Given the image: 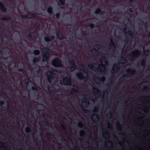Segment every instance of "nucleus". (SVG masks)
I'll use <instances>...</instances> for the list:
<instances>
[{
	"label": "nucleus",
	"mask_w": 150,
	"mask_h": 150,
	"mask_svg": "<svg viewBox=\"0 0 150 150\" xmlns=\"http://www.w3.org/2000/svg\"><path fill=\"white\" fill-rule=\"evenodd\" d=\"M42 50H45L44 52H42V60L43 62H48L49 59L50 50L48 47H45L42 49Z\"/></svg>",
	"instance_id": "1"
},
{
	"label": "nucleus",
	"mask_w": 150,
	"mask_h": 150,
	"mask_svg": "<svg viewBox=\"0 0 150 150\" xmlns=\"http://www.w3.org/2000/svg\"><path fill=\"white\" fill-rule=\"evenodd\" d=\"M52 63V65L54 67L62 68L64 67L61 60L59 58H55L53 60Z\"/></svg>",
	"instance_id": "2"
},
{
	"label": "nucleus",
	"mask_w": 150,
	"mask_h": 150,
	"mask_svg": "<svg viewBox=\"0 0 150 150\" xmlns=\"http://www.w3.org/2000/svg\"><path fill=\"white\" fill-rule=\"evenodd\" d=\"M56 71V70L53 68H51L50 70L48 71V72L50 73L49 75H47V81L48 82L51 83L52 82V80L53 79L54 74V72Z\"/></svg>",
	"instance_id": "3"
},
{
	"label": "nucleus",
	"mask_w": 150,
	"mask_h": 150,
	"mask_svg": "<svg viewBox=\"0 0 150 150\" xmlns=\"http://www.w3.org/2000/svg\"><path fill=\"white\" fill-rule=\"evenodd\" d=\"M62 82L63 83V84L67 86H71L72 81L71 78L67 76H65L63 79L62 81L60 82L61 84H62Z\"/></svg>",
	"instance_id": "4"
},
{
	"label": "nucleus",
	"mask_w": 150,
	"mask_h": 150,
	"mask_svg": "<svg viewBox=\"0 0 150 150\" xmlns=\"http://www.w3.org/2000/svg\"><path fill=\"white\" fill-rule=\"evenodd\" d=\"M62 82L63 83V84L67 86H71L72 81L71 78L67 76H65L63 79L62 81L60 82L61 84H62Z\"/></svg>",
	"instance_id": "5"
},
{
	"label": "nucleus",
	"mask_w": 150,
	"mask_h": 150,
	"mask_svg": "<svg viewBox=\"0 0 150 150\" xmlns=\"http://www.w3.org/2000/svg\"><path fill=\"white\" fill-rule=\"evenodd\" d=\"M69 64L71 65V67L70 68V71L73 72L75 69H77V67L74 59H71L69 61Z\"/></svg>",
	"instance_id": "6"
},
{
	"label": "nucleus",
	"mask_w": 150,
	"mask_h": 150,
	"mask_svg": "<svg viewBox=\"0 0 150 150\" xmlns=\"http://www.w3.org/2000/svg\"><path fill=\"white\" fill-rule=\"evenodd\" d=\"M0 9L4 13L6 12L7 8L2 2H0Z\"/></svg>",
	"instance_id": "7"
},
{
	"label": "nucleus",
	"mask_w": 150,
	"mask_h": 150,
	"mask_svg": "<svg viewBox=\"0 0 150 150\" xmlns=\"http://www.w3.org/2000/svg\"><path fill=\"white\" fill-rule=\"evenodd\" d=\"M110 43L109 45L112 48V49L115 50L116 48V46L115 44L113 41L112 38H111L110 39Z\"/></svg>",
	"instance_id": "8"
},
{
	"label": "nucleus",
	"mask_w": 150,
	"mask_h": 150,
	"mask_svg": "<svg viewBox=\"0 0 150 150\" xmlns=\"http://www.w3.org/2000/svg\"><path fill=\"white\" fill-rule=\"evenodd\" d=\"M126 33L131 36L132 38H133L134 36V32L131 30H129L127 31V32Z\"/></svg>",
	"instance_id": "9"
},
{
	"label": "nucleus",
	"mask_w": 150,
	"mask_h": 150,
	"mask_svg": "<svg viewBox=\"0 0 150 150\" xmlns=\"http://www.w3.org/2000/svg\"><path fill=\"white\" fill-rule=\"evenodd\" d=\"M140 53V52L137 50H135L132 52V54L134 57L139 55Z\"/></svg>",
	"instance_id": "10"
},
{
	"label": "nucleus",
	"mask_w": 150,
	"mask_h": 150,
	"mask_svg": "<svg viewBox=\"0 0 150 150\" xmlns=\"http://www.w3.org/2000/svg\"><path fill=\"white\" fill-rule=\"evenodd\" d=\"M101 68H105L104 65L102 64L99 65V67L98 69H97V70L100 73H101L102 72L104 73V71H103L101 69Z\"/></svg>",
	"instance_id": "11"
},
{
	"label": "nucleus",
	"mask_w": 150,
	"mask_h": 150,
	"mask_svg": "<svg viewBox=\"0 0 150 150\" xmlns=\"http://www.w3.org/2000/svg\"><path fill=\"white\" fill-rule=\"evenodd\" d=\"M125 73H130L131 74H133L135 72V70H132L130 68H129L128 69L125 70Z\"/></svg>",
	"instance_id": "12"
},
{
	"label": "nucleus",
	"mask_w": 150,
	"mask_h": 150,
	"mask_svg": "<svg viewBox=\"0 0 150 150\" xmlns=\"http://www.w3.org/2000/svg\"><path fill=\"white\" fill-rule=\"evenodd\" d=\"M120 66L119 64H117V65H114V69H113V71H118L120 69Z\"/></svg>",
	"instance_id": "13"
},
{
	"label": "nucleus",
	"mask_w": 150,
	"mask_h": 150,
	"mask_svg": "<svg viewBox=\"0 0 150 150\" xmlns=\"http://www.w3.org/2000/svg\"><path fill=\"white\" fill-rule=\"evenodd\" d=\"M57 37L59 39L61 40H63L65 38L63 34H62V35L60 36L58 33H57Z\"/></svg>",
	"instance_id": "14"
},
{
	"label": "nucleus",
	"mask_w": 150,
	"mask_h": 150,
	"mask_svg": "<svg viewBox=\"0 0 150 150\" xmlns=\"http://www.w3.org/2000/svg\"><path fill=\"white\" fill-rule=\"evenodd\" d=\"M93 90H96V91L95 93L97 94V95L98 96H101V91L98 89L93 88Z\"/></svg>",
	"instance_id": "15"
},
{
	"label": "nucleus",
	"mask_w": 150,
	"mask_h": 150,
	"mask_svg": "<svg viewBox=\"0 0 150 150\" xmlns=\"http://www.w3.org/2000/svg\"><path fill=\"white\" fill-rule=\"evenodd\" d=\"M79 89L76 90L74 88H73L71 90L70 93L71 94H73L74 93H78L79 92Z\"/></svg>",
	"instance_id": "16"
},
{
	"label": "nucleus",
	"mask_w": 150,
	"mask_h": 150,
	"mask_svg": "<svg viewBox=\"0 0 150 150\" xmlns=\"http://www.w3.org/2000/svg\"><path fill=\"white\" fill-rule=\"evenodd\" d=\"M28 14L29 16H31L33 17H37L38 15V14L37 13H32L31 12H29L28 13Z\"/></svg>",
	"instance_id": "17"
},
{
	"label": "nucleus",
	"mask_w": 150,
	"mask_h": 150,
	"mask_svg": "<svg viewBox=\"0 0 150 150\" xmlns=\"http://www.w3.org/2000/svg\"><path fill=\"white\" fill-rule=\"evenodd\" d=\"M94 64L96 65V64H89L88 65V67L91 69L93 71H94V69H96L95 67L94 66Z\"/></svg>",
	"instance_id": "18"
},
{
	"label": "nucleus",
	"mask_w": 150,
	"mask_h": 150,
	"mask_svg": "<svg viewBox=\"0 0 150 150\" xmlns=\"http://www.w3.org/2000/svg\"><path fill=\"white\" fill-rule=\"evenodd\" d=\"M95 13L96 14H98L100 13L102 14L103 13V12L100 8H98L95 11Z\"/></svg>",
	"instance_id": "19"
},
{
	"label": "nucleus",
	"mask_w": 150,
	"mask_h": 150,
	"mask_svg": "<svg viewBox=\"0 0 150 150\" xmlns=\"http://www.w3.org/2000/svg\"><path fill=\"white\" fill-rule=\"evenodd\" d=\"M47 11L49 14H51L53 13V8L52 7H50L48 8Z\"/></svg>",
	"instance_id": "20"
},
{
	"label": "nucleus",
	"mask_w": 150,
	"mask_h": 150,
	"mask_svg": "<svg viewBox=\"0 0 150 150\" xmlns=\"http://www.w3.org/2000/svg\"><path fill=\"white\" fill-rule=\"evenodd\" d=\"M27 36L32 40H33V39H35L36 38L34 35H32L31 33L28 34L27 35Z\"/></svg>",
	"instance_id": "21"
},
{
	"label": "nucleus",
	"mask_w": 150,
	"mask_h": 150,
	"mask_svg": "<svg viewBox=\"0 0 150 150\" xmlns=\"http://www.w3.org/2000/svg\"><path fill=\"white\" fill-rule=\"evenodd\" d=\"M21 17L23 19H25L26 18H29V19H31L32 18L30 17L29 18V16L28 14L26 15H21Z\"/></svg>",
	"instance_id": "22"
},
{
	"label": "nucleus",
	"mask_w": 150,
	"mask_h": 150,
	"mask_svg": "<svg viewBox=\"0 0 150 150\" xmlns=\"http://www.w3.org/2000/svg\"><path fill=\"white\" fill-rule=\"evenodd\" d=\"M33 54L35 55H38L40 54V51L38 50H35L33 52Z\"/></svg>",
	"instance_id": "23"
},
{
	"label": "nucleus",
	"mask_w": 150,
	"mask_h": 150,
	"mask_svg": "<svg viewBox=\"0 0 150 150\" xmlns=\"http://www.w3.org/2000/svg\"><path fill=\"white\" fill-rule=\"evenodd\" d=\"M29 81V79H26L25 80H24V84L26 85V86H27L28 85Z\"/></svg>",
	"instance_id": "24"
},
{
	"label": "nucleus",
	"mask_w": 150,
	"mask_h": 150,
	"mask_svg": "<svg viewBox=\"0 0 150 150\" xmlns=\"http://www.w3.org/2000/svg\"><path fill=\"white\" fill-rule=\"evenodd\" d=\"M76 76L79 79H81V77H83L82 74L81 73H77L76 74Z\"/></svg>",
	"instance_id": "25"
},
{
	"label": "nucleus",
	"mask_w": 150,
	"mask_h": 150,
	"mask_svg": "<svg viewBox=\"0 0 150 150\" xmlns=\"http://www.w3.org/2000/svg\"><path fill=\"white\" fill-rule=\"evenodd\" d=\"M1 19L3 21H4L5 20H6L7 21H9L11 20V18L10 17H5L4 18H1Z\"/></svg>",
	"instance_id": "26"
},
{
	"label": "nucleus",
	"mask_w": 150,
	"mask_h": 150,
	"mask_svg": "<svg viewBox=\"0 0 150 150\" xmlns=\"http://www.w3.org/2000/svg\"><path fill=\"white\" fill-rule=\"evenodd\" d=\"M59 3L61 4L63 6H64L65 5V1L66 0H58Z\"/></svg>",
	"instance_id": "27"
},
{
	"label": "nucleus",
	"mask_w": 150,
	"mask_h": 150,
	"mask_svg": "<svg viewBox=\"0 0 150 150\" xmlns=\"http://www.w3.org/2000/svg\"><path fill=\"white\" fill-rule=\"evenodd\" d=\"M44 39L45 41L46 42H48L51 41L50 38L48 37H45Z\"/></svg>",
	"instance_id": "28"
},
{
	"label": "nucleus",
	"mask_w": 150,
	"mask_h": 150,
	"mask_svg": "<svg viewBox=\"0 0 150 150\" xmlns=\"http://www.w3.org/2000/svg\"><path fill=\"white\" fill-rule=\"evenodd\" d=\"M25 131L27 133H29L30 132V129L29 127H27L26 128Z\"/></svg>",
	"instance_id": "29"
},
{
	"label": "nucleus",
	"mask_w": 150,
	"mask_h": 150,
	"mask_svg": "<svg viewBox=\"0 0 150 150\" xmlns=\"http://www.w3.org/2000/svg\"><path fill=\"white\" fill-rule=\"evenodd\" d=\"M117 126L116 127L118 130H119V131H121V127L120 125L118 123H117Z\"/></svg>",
	"instance_id": "30"
},
{
	"label": "nucleus",
	"mask_w": 150,
	"mask_h": 150,
	"mask_svg": "<svg viewBox=\"0 0 150 150\" xmlns=\"http://www.w3.org/2000/svg\"><path fill=\"white\" fill-rule=\"evenodd\" d=\"M85 132L84 131L81 130L80 133V136L81 137H83L85 135Z\"/></svg>",
	"instance_id": "31"
},
{
	"label": "nucleus",
	"mask_w": 150,
	"mask_h": 150,
	"mask_svg": "<svg viewBox=\"0 0 150 150\" xmlns=\"http://www.w3.org/2000/svg\"><path fill=\"white\" fill-rule=\"evenodd\" d=\"M38 67H39V68L37 70H36V71L37 72V73L38 74H40V73H41V69L40 68V66H38Z\"/></svg>",
	"instance_id": "32"
},
{
	"label": "nucleus",
	"mask_w": 150,
	"mask_h": 150,
	"mask_svg": "<svg viewBox=\"0 0 150 150\" xmlns=\"http://www.w3.org/2000/svg\"><path fill=\"white\" fill-rule=\"evenodd\" d=\"M88 26H89L91 29H93L95 27L93 23H91L88 25Z\"/></svg>",
	"instance_id": "33"
},
{
	"label": "nucleus",
	"mask_w": 150,
	"mask_h": 150,
	"mask_svg": "<svg viewBox=\"0 0 150 150\" xmlns=\"http://www.w3.org/2000/svg\"><path fill=\"white\" fill-rule=\"evenodd\" d=\"M93 50L95 51V54L97 55H98L99 54V52L96 49L94 48Z\"/></svg>",
	"instance_id": "34"
},
{
	"label": "nucleus",
	"mask_w": 150,
	"mask_h": 150,
	"mask_svg": "<svg viewBox=\"0 0 150 150\" xmlns=\"http://www.w3.org/2000/svg\"><path fill=\"white\" fill-rule=\"evenodd\" d=\"M84 99H85V100L83 101V102L85 103H87V104H88V100L86 98H84Z\"/></svg>",
	"instance_id": "35"
},
{
	"label": "nucleus",
	"mask_w": 150,
	"mask_h": 150,
	"mask_svg": "<svg viewBox=\"0 0 150 150\" xmlns=\"http://www.w3.org/2000/svg\"><path fill=\"white\" fill-rule=\"evenodd\" d=\"M102 59H103V60L105 61V64L107 65L108 64V63L107 62L106 60V58L105 57H102Z\"/></svg>",
	"instance_id": "36"
},
{
	"label": "nucleus",
	"mask_w": 150,
	"mask_h": 150,
	"mask_svg": "<svg viewBox=\"0 0 150 150\" xmlns=\"http://www.w3.org/2000/svg\"><path fill=\"white\" fill-rule=\"evenodd\" d=\"M60 14L59 13H57L56 15V16L58 19L59 18Z\"/></svg>",
	"instance_id": "37"
},
{
	"label": "nucleus",
	"mask_w": 150,
	"mask_h": 150,
	"mask_svg": "<svg viewBox=\"0 0 150 150\" xmlns=\"http://www.w3.org/2000/svg\"><path fill=\"white\" fill-rule=\"evenodd\" d=\"M38 60L37 58L36 57L34 58V59L33 60V62L34 63H35L36 62H38Z\"/></svg>",
	"instance_id": "38"
},
{
	"label": "nucleus",
	"mask_w": 150,
	"mask_h": 150,
	"mask_svg": "<svg viewBox=\"0 0 150 150\" xmlns=\"http://www.w3.org/2000/svg\"><path fill=\"white\" fill-rule=\"evenodd\" d=\"M121 60L123 62H126L127 61L126 59L124 57H122Z\"/></svg>",
	"instance_id": "39"
},
{
	"label": "nucleus",
	"mask_w": 150,
	"mask_h": 150,
	"mask_svg": "<svg viewBox=\"0 0 150 150\" xmlns=\"http://www.w3.org/2000/svg\"><path fill=\"white\" fill-rule=\"evenodd\" d=\"M149 51L148 50H146L145 51H144V55H146L149 53Z\"/></svg>",
	"instance_id": "40"
},
{
	"label": "nucleus",
	"mask_w": 150,
	"mask_h": 150,
	"mask_svg": "<svg viewBox=\"0 0 150 150\" xmlns=\"http://www.w3.org/2000/svg\"><path fill=\"white\" fill-rule=\"evenodd\" d=\"M61 128L64 130H65L66 128L65 126L64 125H61Z\"/></svg>",
	"instance_id": "41"
},
{
	"label": "nucleus",
	"mask_w": 150,
	"mask_h": 150,
	"mask_svg": "<svg viewBox=\"0 0 150 150\" xmlns=\"http://www.w3.org/2000/svg\"><path fill=\"white\" fill-rule=\"evenodd\" d=\"M95 46L97 49H99L100 48V45L98 44H96Z\"/></svg>",
	"instance_id": "42"
},
{
	"label": "nucleus",
	"mask_w": 150,
	"mask_h": 150,
	"mask_svg": "<svg viewBox=\"0 0 150 150\" xmlns=\"http://www.w3.org/2000/svg\"><path fill=\"white\" fill-rule=\"evenodd\" d=\"M31 89L33 91H37L38 88L36 87H34V86L32 87Z\"/></svg>",
	"instance_id": "43"
},
{
	"label": "nucleus",
	"mask_w": 150,
	"mask_h": 150,
	"mask_svg": "<svg viewBox=\"0 0 150 150\" xmlns=\"http://www.w3.org/2000/svg\"><path fill=\"white\" fill-rule=\"evenodd\" d=\"M145 63V61H143L142 62L141 64L142 66H144Z\"/></svg>",
	"instance_id": "44"
},
{
	"label": "nucleus",
	"mask_w": 150,
	"mask_h": 150,
	"mask_svg": "<svg viewBox=\"0 0 150 150\" xmlns=\"http://www.w3.org/2000/svg\"><path fill=\"white\" fill-rule=\"evenodd\" d=\"M4 103V101L2 100L0 102V105H3Z\"/></svg>",
	"instance_id": "45"
},
{
	"label": "nucleus",
	"mask_w": 150,
	"mask_h": 150,
	"mask_svg": "<svg viewBox=\"0 0 150 150\" xmlns=\"http://www.w3.org/2000/svg\"><path fill=\"white\" fill-rule=\"evenodd\" d=\"M128 11H129V12L130 13H132L133 12V11L132 10V9L131 8H129L128 9Z\"/></svg>",
	"instance_id": "46"
},
{
	"label": "nucleus",
	"mask_w": 150,
	"mask_h": 150,
	"mask_svg": "<svg viewBox=\"0 0 150 150\" xmlns=\"http://www.w3.org/2000/svg\"><path fill=\"white\" fill-rule=\"evenodd\" d=\"M55 38V37L53 35H52L51 36V39L52 40H54Z\"/></svg>",
	"instance_id": "47"
},
{
	"label": "nucleus",
	"mask_w": 150,
	"mask_h": 150,
	"mask_svg": "<svg viewBox=\"0 0 150 150\" xmlns=\"http://www.w3.org/2000/svg\"><path fill=\"white\" fill-rule=\"evenodd\" d=\"M83 112H84L85 113H87V112H88V110H85V109H83Z\"/></svg>",
	"instance_id": "48"
},
{
	"label": "nucleus",
	"mask_w": 150,
	"mask_h": 150,
	"mask_svg": "<svg viewBox=\"0 0 150 150\" xmlns=\"http://www.w3.org/2000/svg\"><path fill=\"white\" fill-rule=\"evenodd\" d=\"M18 71L19 72H23V69H19L18 70Z\"/></svg>",
	"instance_id": "49"
},
{
	"label": "nucleus",
	"mask_w": 150,
	"mask_h": 150,
	"mask_svg": "<svg viewBox=\"0 0 150 150\" xmlns=\"http://www.w3.org/2000/svg\"><path fill=\"white\" fill-rule=\"evenodd\" d=\"M128 19V21L129 23H131V20L129 18H127Z\"/></svg>",
	"instance_id": "50"
},
{
	"label": "nucleus",
	"mask_w": 150,
	"mask_h": 150,
	"mask_svg": "<svg viewBox=\"0 0 150 150\" xmlns=\"http://www.w3.org/2000/svg\"><path fill=\"white\" fill-rule=\"evenodd\" d=\"M127 29H129V28H127ZM127 30V28H125L123 29V31L124 32H125Z\"/></svg>",
	"instance_id": "51"
},
{
	"label": "nucleus",
	"mask_w": 150,
	"mask_h": 150,
	"mask_svg": "<svg viewBox=\"0 0 150 150\" xmlns=\"http://www.w3.org/2000/svg\"><path fill=\"white\" fill-rule=\"evenodd\" d=\"M95 110H96V111H98V108L97 107H96L95 108Z\"/></svg>",
	"instance_id": "52"
},
{
	"label": "nucleus",
	"mask_w": 150,
	"mask_h": 150,
	"mask_svg": "<svg viewBox=\"0 0 150 150\" xmlns=\"http://www.w3.org/2000/svg\"><path fill=\"white\" fill-rule=\"evenodd\" d=\"M101 79L103 80V81H104V80L105 79V78L104 77H103L101 78Z\"/></svg>",
	"instance_id": "53"
},
{
	"label": "nucleus",
	"mask_w": 150,
	"mask_h": 150,
	"mask_svg": "<svg viewBox=\"0 0 150 150\" xmlns=\"http://www.w3.org/2000/svg\"><path fill=\"white\" fill-rule=\"evenodd\" d=\"M129 1L130 2H132L133 1H135L136 0H129Z\"/></svg>",
	"instance_id": "54"
},
{
	"label": "nucleus",
	"mask_w": 150,
	"mask_h": 150,
	"mask_svg": "<svg viewBox=\"0 0 150 150\" xmlns=\"http://www.w3.org/2000/svg\"><path fill=\"white\" fill-rule=\"evenodd\" d=\"M148 36L149 37H150V31L149 32V33H148Z\"/></svg>",
	"instance_id": "55"
},
{
	"label": "nucleus",
	"mask_w": 150,
	"mask_h": 150,
	"mask_svg": "<svg viewBox=\"0 0 150 150\" xmlns=\"http://www.w3.org/2000/svg\"><path fill=\"white\" fill-rule=\"evenodd\" d=\"M83 34L84 36H86L87 35L86 33H83Z\"/></svg>",
	"instance_id": "56"
},
{
	"label": "nucleus",
	"mask_w": 150,
	"mask_h": 150,
	"mask_svg": "<svg viewBox=\"0 0 150 150\" xmlns=\"http://www.w3.org/2000/svg\"><path fill=\"white\" fill-rule=\"evenodd\" d=\"M105 92H106V93H108V91L106 90H105L104 91Z\"/></svg>",
	"instance_id": "57"
},
{
	"label": "nucleus",
	"mask_w": 150,
	"mask_h": 150,
	"mask_svg": "<svg viewBox=\"0 0 150 150\" xmlns=\"http://www.w3.org/2000/svg\"><path fill=\"white\" fill-rule=\"evenodd\" d=\"M14 73H17L18 75H21V74L20 73H17L16 72H14Z\"/></svg>",
	"instance_id": "58"
},
{
	"label": "nucleus",
	"mask_w": 150,
	"mask_h": 150,
	"mask_svg": "<svg viewBox=\"0 0 150 150\" xmlns=\"http://www.w3.org/2000/svg\"><path fill=\"white\" fill-rule=\"evenodd\" d=\"M94 115H95V116H96L97 117H99L98 115H96V114H94Z\"/></svg>",
	"instance_id": "59"
},
{
	"label": "nucleus",
	"mask_w": 150,
	"mask_h": 150,
	"mask_svg": "<svg viewBox=\"0 0 150 150\" xmlns=\"http://www.w3.org/2000/svg\"><path fill=\"white\" fill-rule=\"evenodd\" d=\"M96 78H98V80H100V78L99 77H96Z\"/></svg>",
	"instance_id": "60"
},
{
	"label": "nucleus",
	"mask_w": 150,
	"mask_h": 150,
	"mask_svg": "<svg viewBox=\"0 0 150 150\" xmlns=\"http://www.w3.org/2000/svg\"><path fill=\"white\" fill-rule=\"evenodd\" d=\"M11 91H13V92H15V91H13V90H11Z\"/></svg>",
	"instance_id": "61"
},
{
	"label": "nucleus",
	"mask_w": 150,
	"mask_h": 150,
	"mask_svg": "<svg viewBox=\"0 0 150 150\" xmlns=\"http://www.w3.org/2000/svg\"><path fill=\"white\" fill-rule=\"evenodd\" d=\"M107 124H108V125H110V124L109 122H107Z\"/></svg>",
	"instance_id": "62"
},
{
	"label": "nucleus",
	"mask_w": 150,
	"mask_h": 150,
	"mask_svg": "<svg viewBox=\"0 0 150 150\" xmlns=\"http://www.w3.org/2000/svg\"><path fill=\"white\" fill-rule=\"evenodd\" d=\"M69 26H71V24H69Z\"/></svg>",
	"instance_id": "63"
},
{
	"label": "nucleus",
	"mask_w": 150,
	"mask_h": 150,
	"mask_svg": "<svg viewBox=\"0 0 150 150\" xmlns=\"http://www.w3.org/2000/svg\"><path fill=\"white\" fill-rule=\"evenodd\" d=\"M92 120L93 121H95V120H93L92 119Z\"/></svg>",
	"instance_id": "64"
}]
</instances>
